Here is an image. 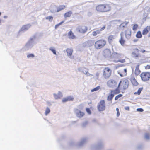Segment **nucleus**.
I'll use <instances>...</instances> for the list:
<instances>
[{
    "mask_svg": "<svg viewBox=\"0 0 150 150\" xmlns=\"http://www.w3.org/2000/svg\"><path fill=\"white\" fill-rule=\"evenodd\" d=\"M148 36L149 37H150V33L149 34Z\"/></svg>",
    "mask_w": 150,
    "mask_h": 150,
    "instance_id": "51",
    "label": "nucleus"
},
{
    "mask_svg": "<svg viewBox=\"0 0 150 150\" xmlns=\"http://www.w3.org/2000/svg\"><path fill=\"white\" fill-rule=\"evenodd\" d=\"M146 51L144 50H141V52L142 53H144Z\"/></svg>",
    "mask_w": 150,
    "mask_h": 150,
    "instance_id": "48",
    "label": "nucleus"
},
{
    "mask_svg": "<svg viewBox=\"0 0 150 150\" xmlns=\"http://www.w3.org/2000/svg\"><path fill=\"white\" fill-rule=\"evenodd\" d=\"M106 44V41L103 39H100L97 40L94 45L95 48L98 50L104 47Z\"/></svg>",
    "mask_w": 150,
    "mask_h": 150,
    "instance_id": "2",
    "label": "nucleus"
},
{
    "mask_svg": "<svg viewBox=\"0 0 150 150\" xmlns=\"http://www.w3.org/2000/svg\"><path fill=\"white\" fill-rule=\"evenodd\" d=\"M124 33L123 32H121L120 33V38L119 40V42L121 45L123 46L124 45L125 42V40L124 39Z\"/></svg>",
    "mask_w": 150,
    "mask_h": 150,
    "instance_id": "12",
    "label": "nucleus"
},
{
    "mask_svg": "<svg viewBox=\"0 0 150 150\" xmlns=\"http://www.w3.org/2000/svg\"><path fill=\"white\" fill-rule=\"evenodd\" d=\"M103 54L105 57H109L110 58L112 54L110 49H105L103 51Z\"/></svg>",
    "mask_w": 150,
    "mask_h": 150,
    "instance_id": "8",
    "label": "nucleus"
},
{
    "mask_svg": "<svg viewBox=\"0 0 150 150\" xmlns=\"http://www.w3.org/2000/svg\"><path fill=\"white\" fill-rule=\"evenodd\" d=\"M128 86V82L126 80L120 81L118 86V88L123 90L126 89Z\"/></svg>",
    "mask_w": 150,
    "mask_h": 150,
    "instance_id": "4",
    "label": "nucleus"
},
{
    "mask_svg": "<svg viewBox=\"0 0 150 150\" xmlns=\"http://www.w3.org/2000/svg\"><path fill=\"white\" fill-rule=\"evenodd\" d=\"M118 73L122 77L125 76L127 74V69H125L119 70L118 71Z\"/></svg>",
    "mask_w": 150,
    "mask_h": 150,
    "instance_id": "16",
    "label": "nucleus"
},
{
    "mask_svg": "<svg viewBox=\"0 0 150 150\" xmlns=\"http://www.w3.org/2000/svg\"><path fill=\"white\" fill-rule=\"evenodd\" d=\"M137 110L138 112H142L144 111L143 109L141 108H138L137 109Z\"/></svg>",
    "mask_w": 150,
    "mask_h": 150,
    "instance_id": "43",
    "label": "nucleus"
},
{
    "mask_svg": "<svg viewBox=\"0 0 150 150\" xmlns=\"http://www.w3.org/2000/svg\"><path fill=\"white\" fill-rule=\"evenodd\" d=\"M86 110L88 114H91V110L89 108H86Z\"/></svg>",
    "mask_w": 150,
    "mask_h": 150,
    "instance_id": "41",
    "label": "nucleus"
},
{
    "mask_svg": "<svg viewBox=\"0 0 150 150\" xmlns=\"http://www.w3.org/2000/svg\"><path fill=\"white\" fill-rule=\"evenodd\" d=\"M46 19L49 20L50 22H52L53 19V17L52 16H50L46 17Z\"/></svg>",
    "mask_w": 150,
    "mask_h": 150,
    "instance_id": "32",
    "label": "nucleus"
},
{
    "mask_svg": "<svg viewBox=\"0 0 150 150\" xmlns=\"http://www.w3.org/2000/svg\"><path fill=\"white\" fill-rule=\"evenodd\" d=\"M140 77L143 81H147L150 79V72H142L140 74Z\"/></svg>",
    "mask_w": 150,
    "mask_h": 150,
    "instance_id": "5",
    "label": "nucleus"
},
{
    "mask_svg": "<svg viewBox=\"0 0 150 150\" xmlns=\"http://www.w3.org/2000/svg\"><path fill=\"white\" fill-rule=\"evenodd\" d=\"M65 5H61L59 6V8L58 9L57 12H58L62 10L65 8Z\"/></svg>",
    "mask_w": 150,
    "mask_h": 150,
    "instance_id": "28",
    "label": "nucleus"
},
{
    "mask_svg": "<svg viewBox=\"0 0 150 150\" xmlns=\"http://www.w3.org/2000/svg\"><path fill=\"white\" fill-rule=\"evenodd\" d=\"M50 50L53 52L54 54H56V52L54 49H50Z\"/></svg>",
    "mask_w": 150,
    "mask_h": 150,
    "instance_id": "42",
    "label": "nucleus"
},
{
    "mask_svg": "<svg viewBox=\"0 0 150 150\" xmlns=\"http://www.w3.org/2000/svg\"><path fill=\"white\" fill-rule=\"evenodd\" d=\"M72 13L71 11H69L66 12L64 15V17L65 18L68 17H70L71 15L72 14Z\"/></svg>",
    "mask_w": 150,
    "mask_h": 150,
    "instance_id": "24",
    "label": "nucleus"
},
{
    "mask_svg": "<svg viewBox=\"0 0 150 150\" xmlns=\"http://www.w3.org/2000/svg\"><path fill=\"white\" fill-rule=\"evenodd\" d=\"M64 21H62L61 22L59 23L58 24L56 25H55V29H57L60 25H61L62 23L64 22Z\"/></svg>",
    "mask_w": 150,
    "mask_h": 150,
    "instance_id": "35",
    "label": "nucleus"
},
{
    "mask_svg": "<svg viewBox=\"0 0 150 150\" xmlns=\"http://www.w3.org/2000/svg\"><path fill=\"white\" fill-rule=\"evenodd\" d=\"M111 7L109 4H101L97 6L96 10L98 12H105L109 11L111 10Z\"/></svg>",
    "mask_w": 150,
    "mask_h": 150,
    "instance_id": "1",
    "label": "nucleus"
},
{
    "mask_svg": "<svg viewBox=\"0 0 150 150\" xmlns=\"http://www.w3.org/2000/svg\"><path fill=\"white\" fill-rule=\"evenodd\" d=\"M66 51L67 53V55L69 57H71L72 54L73 49L70 48H67L66 50Z\"/></svg>",
    "mask_w": 150,
    "mask_h": 150,
    "instance_id": "23",
    "label": "nucleus"
},
{
    "mask_svg": "<svg viewBox=\"0 0 150 150\" xmlns=\"http://www.w3.org/2000/svg\"><path fill=\"white\" fill-rule=\"evenodd\" d=\"M125 109L126 110H127L128 111H129V106L126 107L125 108Z\"/></svg>",
    "mask_w": 150,
    "mask_h": 150,
    "instance_id": "46",
    "label": "nucleus"
},
{
    "mask_svg": "<svg viewBox=\"0 0 150 150\" xmlns=\"http://www.w3.org/2000/svg\"><path fill=\"white\" fill-rule=\"evenodd\" d=\"M62 96V94L59 95H54V98L55 99H58L60 98Z\"/></svg>",
    "mask_w": 150,
    "mask_h": 150,
    "instance_id": "30",
    "label": "nucleus"
},
{
    "mask_svg": "<svg viewBox=\"0 0 150 150\" xmlns=\"http://www.w3.org/2000/svg\"><path fill=\"white\" fill-rule=\"evenodd\" d=\"M84 115V113L80 111H79L77 113V115L79 117H83Z\"/></svg>",
    "mask_w": 150,
    "mask_h": 150,
    "instance_id": "26",
    "label": "nucleus"
},
{
    "mask_svg": "<svg viewBox=\"0 0 150 150\" xmlns=\"http://www.w3.org/2000/svg\"><path fill=\"white\" fill-rule=\"evenodd\" d=\"M139 65L138 64L136 67L135 74L137 76L141 72V71L139 69Z\"/></svg>",
    "mask_w": 150,
    "mask_h": 150,
    "instance_id": "20",
    "label": "nucleus"
},
{
    "mask_svg": "<svg viewBox=\"0 0 150 150\" xmlns=\"http://www.w3.org/2000/svg\"><path fill=\"white\" fill-rule=\"evenodd\" d=\"M128 22H124L122 23L119 26L120 28L123 29L124 28L127 27Z\"/></svg>",
    "mask_w": 150,
    "mask_h": 150,
    "instance_id": "22",
    "label": "nucleus"
},
{
    "mask_svg": "<svg viewBox=\"0 0 150 150\" xmlns=\"http://www.w3.org/2000/svg\"><path fill=\"white\" fill-rule=\"evenodd\" d=\"M27 57L28 58L33 57H34V55L33 54H31L28 55Z\"/></svg>",
    "mask_w": 150,
    "mask_h": 150,
    "instance_id": "39",
    "label": "nucleus"
},
{
    "mask_svg": "<svg viewBox=\"0 0 150 150\" xmlns=\"http://www.w3.org/2000/svg\"><path fill=\"white\" fill-rule=\"evenodd\" d=\"M145 68L146 69H150V65H147L145 67Z\"/></svg>",
    "mask_w": 150,
    "mask_h": 150,
    "instance_id": "45",
    "label": "nucleus"
},
{
    "mask_svg": "<svg viewBox=\"0 0 150 150\" xmlns=\"http://www.w3.org/2000/svg\"><path fill=\"white\" fill-rule=\"evenodd\" d=\"M50 112V109L47 108L45 111V115H47Z\"/></svg>",
    "mask_w": 150,
    "mask_h": 150,
    "instance_id": "37",
    "label": "nucleus"
},
{
    "mask_svg": "<svg viewBox=\"0 0 150 150\" xmlns=\"http://www.w3.org/2000/svg\"><path fill=\"white\" fill-rule=\"evenodd\" d=\"M29 27V26L28 25H25L22 28L24 30H27L28 29Z\"/></svg>",
    "mask_w": 150,
    "mask_h": 150,
    "instance_id": "38",
    "label": "nucleus"
},
{
    "mask_svg": "<svg viewBox=\"0 0 150 150\" xmlns=\"http://www.w3.org/2000/svg\"><path fill=\"white\" fill-rule=\"evenodd\" d=\"M139 50L138 49H135L134 51L132 53V54L134 57L136 59L138 58L141 56L139 53Z\"/></svg>",
    "mask_w": 150,
    "mask_h": 150,
    "instance_id": "11",
    "label": "nucleus"
},
{
    "mask_svg": "<svg viewBox=\"0 0 150 150\" xmlns=\"http://www.w3.org/2000/svg\"><path fill=\"white\" fill-rule=\"evenodd\" d=\"M116 111H117V112H119V109L118 108H116Z\"/></svg>",
    "mask_w": 150,
    "mask_h": 150,
    "instance_id": "50",
    "label": "nucleus"
},
{
    "mask_svg": "<svg viewBox=\"0 0 150 150\" xmlns=\"http://www.w3.org/2000/svg\"><path fill=\"white\" fill-rule=\"evenodd\" d=\"M100 88V86H98L95 88L92 89L91 90V91L92 92H94V91H96L98 90Z\"/></svg>",
    "mask_w": 150,
    "mask_h": 150,
    "instance_id": "34",
    "label": "nucleus"
},
{
    "mask_svg": "<svg viewBox=\"0 0 150 150\" xmlns=\"http://www.w3.org/2000/svg\"><path fill=\"white\" fill-rule=\"evenodd\" d=\"M120 113L119 112H117V117H118L120 115Z\"/></svg>",
    "mask_w": 150,
    "mask_h": 150,
    "instance_id": "49",
    "label": "nucleus"
},
{
    "mask_svg": "<svg viewBox=\"0 0 150 150\" xmlns=\"http://www.w3.org/2000/svg\"><path fill=\"white\" fill-rule=\"evenodd\" d=\"M130 80L133 86H137L139 85L138 83L134 76H132L130 77Z\"/></svg>",
    "mask_w": 150,
    "mask_h": 150,
    "instance_id": "15",
    "label": "nucleus"
},
{
    "mask_svg": "<svg viewBox=\"0 0 150 150\" xmlns=\"http://www.w3.org/2000/svg\"><path fill=\"white\" fill-rule=\"evenodd\" d=\"M120 89L117 87L115 89L113 90H111L110 91V92L112 93L114 96V95H116L119 93L120 92Z\"/></svg>",
    "mask_w": 150,
    "mask_h": 150,
    "instance_id": "19",
    "label": "nucleus"
},
{
    "mask_svg": "<svg viewBox=\"0 0 150 150\" xmlns=\"http://www.w3.org/2000/svg\"><path fill=\"white\" fill-rule=\"evenodd\" d=\"M78 31L81 33H84L88 30V28L85 25H82L79 27L78 28Z\"/></svg>",
    "mask_w": 150,
    "mask_h": 150,
    "instance_id": "9",
    "label": "nucleus"
},
{
    "mask_svg": "<svg viewBox=\"0 0 150 150\" xmlns=\"http://www.w3.org/2000/svg\"><path fill=\"white\" fill-rule=\"evenodd\" d=\"M108 86L110 87H116L117 84V82L113 80H110L107 82Z\"/></svg>",
    "mask_w": 150,
    "mask_h": 150,
    "instance_id": "7",
    "label": "nucleus"
},
{
    "mask_svg": "<svg viewBox=\"0 0 150 150\" xmlns=\"http://www.w3.org/2000/svg\"><path fill=\"white\" fill-rule=\"evenodd\" d=\"M1 20L0 19V23H1Z\"/></svg>",
    "mask_w": 150,
    "mask_h": 150,
    "instance_id": "52",
    "label": "nucleus"
},
{
    "mask_svg": "<svg viewBox=\"0 0 150 150\" xmlns=\"http://www.w3.org/2000/svg\"><path fill=\"white\" fill-rule=\"evenodd\" d=\"M136 36L138 38H140L142 37V35L140 31H139L137 32Z\"/></svg>",
    "mask_w": 150,
    "mask_h": 150,
    "instance_id": "29",
    "label": "nucleus"
},
{
    "mask_svg": "<svg viewBox=\"0 0 150 150\" xmlns=\"http://www.w3.org/2000/svg\"><path fill=\"white\" fill-rule=\"evenodd\" d=\"M103 76L105 79L109 78L111 75L112 70L109 67L105 68L103 71Z\"/></svg>",
    "mask_w": 150,
    "mask_h": 150,
    "instance_id": "3",
    "label": "nucleus"
},
{
    "mask_svg": "<svg viewBox=\"0 0 150 150\" xmlns=\"http://www.w3.org/2000/svg\"><path fill=\"white\" fill-rule=\"evenodd\" d=\"M114 39V36L111 35L109 36L108 40L109 43H111Z\"/></svg>",
    "mask_w": 150,
    "mask_h": 150,
    "instance_id": "27",
    "label": "nucleus"
},
{
    "mask_svg": "<svg viewBox=\"0 0 150 150\" xmlns=\"http://www.w3.org/2000/svg\"><path fill=\"white\" fill-rule=\"evenodd\" d=\"M122 94H119L117 96H116L115 98V100H117L120 98L122 97Z\"/></svg>",
    "mask_w": 150,
    "mask_h": 150,
    "instance_id": "36",
    "label": "nucleus"
},
{
    "mask_svg": "<svg viewBox=\"0 0 150 150\" xmlns=\"http://www.w3.org/2000/svg\"><path fill=\"white\" fill-rule=\"evenodd\" d=\"M114 95L110 92V94L108 96L107 100L108 101H112Z\"/></svg>",
    "mask_w": 150,
    "mask_h": 150,
    "instance_id": "25",
    "label": "nucleus"
},
{
    "mask_svg": "<svg viewBox=\"0 0 150 150\" xmlns=\"http://www.w3.org/2000/svg\"><path fill=\"white\" fill-rule=\"evenodd\" d=\"M142 89H143V88H139V89L138 90L137 92L134 93V94H135L139 95L140 94L141 92L142 91Z\"/></svg>",
    "mask_w": 150,
    "mask_h": 150,
    "instance_id": "33",
    "label": "nucleus"
},
{
    "mask_svg": "<svg viewBox=\"0 0 150 150\" xmlns=\"http://www.w3.org/2000/svg\"><path fill=\"white\" fill-rule=\"evenodd\" d=\"M69 38L71 39H74L76 38L75 36L74 35L71 31H70L68 34Z\"/></svg>",
    "mask_w": 150,
    "mask_h": 150,
    "instance_id": "21",
    "label": "nucleus"
},
{
    "mask_svg": "<svg viewBox=\"0 0 150 150\" xmlns=\"http://www.w3.org/2000/svg\"><path fill=\"white\" fill-rule=\"evenodd\" d=\"M99 75H100V73L99 72H97L96 74V76L97 77L99 76Z\"/></svg>",
    "mask_w": 150,
    "mask_h": 150,
    "instance_id": "47",
    "label": "nucleus"
},
{
    "mask_svg": "<svg viewBox=\"0 0 150 150\" xmlns=\"http://www.w3.org/2000/svg\"><path fill=\"white\" fill-rule=\"evenodd\" d=\"M97 108L99 111H103L105 110L106 105L104 100H102L100 101L97 106Z\"/></svg>",
    "mask_w": 150,
    "mask_h": 150,
    "instance_id": "6",
    "label": "nucleus"
},
{
    "mask_svg": "<svg viewBox=\"0 0 150 150\" xmlns=\"http://www.w3.org/2000/svg\"><path fill=\"white\" fill-rule=\"evenodd\" d=\"M125 33L126 38L127 39H129L131 36V31L130 29H127L125 31Z\"/></svg>",
    "mask_w": 150,
    "mask_h": 150,
    "instance_id": "13",
    "label": "nucleus"
},
{
    "mask_svg": "<svg viewBox=\"0 0 150 150\" xmlns=\"http://www.w3.org/2000/svg\"><path fill=\"white\" fill-rule=\"evenodd\" d=\"M138 28V25L137 24H135L133 25L132 30L134 31L136 30Z\"/></svg>",
    "mask_w": 150,
    "mask_h": 150,
    "instance_id": "31",
    "label": "nucleus"
},
{
    "mask_svg": "<svg viewBox=\"0 0 150 150\" xmlns=\"http://www.w3.org/2000/svg\"><path fill=\"white\" fill-rule=\"evenodd\" d=\"M106 28L105 25H104L103 27L100 29L97 30L95 31L92 32V34L93 36H96L97 35L100 33L101 31L104 30Z\"/></svg>",
    "mask_w": 150,
    "mask_h": 150,
    "instance_id": "10",
    "label": "nucleus"
},
{
    "mask_svg": "<svg viewBox=\"0 0 150 150\" xmlns=\"http://www.w3.org/2000/svg\"><path fill=\"white\" fill-rule=\"evenodd\" d=\"M74 100V98L71 96H69L66 98H64L62 101L63 102H65L68 101H73Z\"/></svg>",
    "mask_w": 150,
    "mask_h": 150,
    "instance_id": "18",
    "label": "nucleus"
},
{
    "mask_svg": "<svg viewBox=\"0 0 150 150\" xmlns=\"http://www.w3.org/2000/svg\"><path fill=\"white\" fill-rule=\"evenodd\" d=\"M121 54L116 52L113 53L111 55L110 58L113 59H117L121 57Z\"/></svg>",
    "mask_w": 150,
    "mask_h": 150,
    "instance_id": "14",
    "label": "nucleus"
},
{
    "mask_svg": "<svg viewBox=\"0 0 150 150\" xmlns=\"http://www.w3.org/2000/svg\"><path fill=\"white\" fill-rule=\"evenodd\" d=\"M117 62H120L121 63H124L125 62V59H119L117 61Z\"/></svg>",
    "mask_w": 150,
    "mask_h": 150,
    "instance_id": "40",
    "label": "nucleus"
},
{
    "mask_svg": "<svg viewBox=\"0 0 150 150\" xmlns=\"http://www.w3.org/2000/svg\"><path fill=\"white\" fill-rule=\"evenodd\" d=\"M150 136L149 134L147 133L145 135V138L146 139H149V138Z\"/></svg>",
    "mask_w": 150,
    "mask_h": 150,
    "instance_id": "44",
    "label": "nucleus"
},
{
    "mask_svg": "<svg viewBox=\"0 0 150 150\" xmlns=\"http://www.w3.org/2000/svg\"><path fill=\"white\" fill-rule=\"evenodd\" d=\"M150 30V25L147 26L143 30L142 34L143 35H146Z\"/></svg>",
    "mask_w": 150,
    "mask_h": 150,
    "instance_id": "17",
    "label": "nucleus"
}]
</instances>
